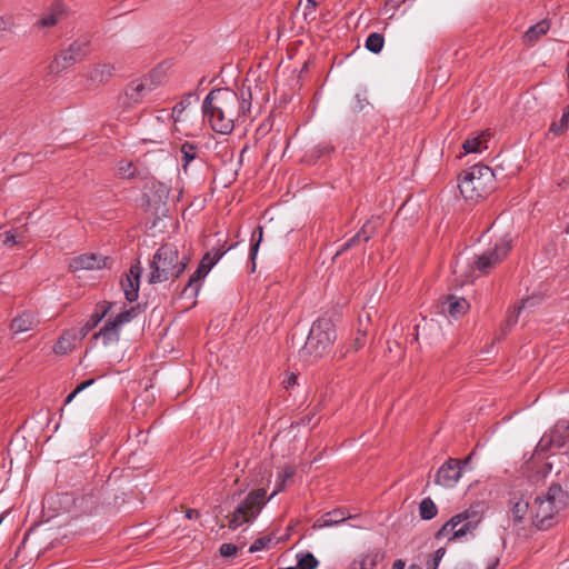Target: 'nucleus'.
<instances>
[{
  "mask_svg": "<svg viewBox=\"0 0 569 569\" xmlns=\"http://www.w3.org/2000/svg\"><path fill=\"white\" fill-rule=\"evenodd\" d=\"M252 92L242 86L239 91L229 87L212 89L202 102V117L211 129L221 134H229L234 122L250 116Z\"/></svg>",
  "mask_w": 569,
  "mask_h": 569,
  "instance_id": "obj_1",
  "label": "nucleus"
},
{
  "mask_svg": "<svg viewBox=\"0 0 569 569\" xmlns=\"http://www.w3.org/2000/svg\"><path fill=\"white\" fill-rule=\"evenodd\" d=\"M500 166L495 169L478 163L458 176V188L466 201L479 202L490 196L497 188L496 181Z\"/></svg>",
  "mask_w": 569,
  "mask_h": 569,
  "instance_id": "obj_2",
  "label": "nucleus"
},
{
  "mask_svg": "<svg viewBox=\"0 0 569 569\" xmlns=\"http://www.w3.org/2000/svg\"><path fill=\"white\" fill-rule=\"evenodd\" d=\"M337 339L336 326L331 318L322 316L315 320L299 357L307 363H313L327 356Z\"/></svg>",
  "mask_w": 569,
  "mask_h": 569,
  "instance_id": "obj_3",
  "label": "nucleus"
},
{
  "mask_svg": "<svg viewBox=\"0 0 569 569\" xmlns=\"http://www.w3.org/2000/svg\"><path fill=\"white\" fill-rule=\"evenodd\" d=\"M189 260L190 258L186 254L180 257L176 244H161L150 263L148 282L154 284L179 278L184 272Z\"/></svg>",
  "mask_w": 569,
  "mask_h": 569,
  "instance_id": "obj_4",
  "label": "nucleus"
},
{
  "mask_svg": "<svg viewBox=\"0 0 569 569\" xmlns=\"http://www.w3.org/2000/svg\"><path fill=\"white\" fill-rule=\"evenodd\" d=\"M267 490L264 488H258L250 491L247 497L236 507L231 515H228V528L236 530L243 523L252 522L262 508L267 505Z\"/></svg>",
  "mask_w": 569,
  "mask_h": 569,
  "instance_id": "obj_5",
  "label": "nucleus"
},
{
  "mask_svg": "<svg viewBox=\"0 0 569 569\" xmlns=\"http://www.w3.org/2000/svg\"><path fill=\"white\" fill-rule=\"evenodd\" d=\"M140 311L141 308L139 303L121 311L114 318L108 319L103 327L92 336V339H102L103 345L117 342L120 338L121 326L134 319Z\"/></svg>",
  "mask_w": 569,
  "mask_h": 569,
  "instance_id": "obj_6",
  "label": "nucleus"
},
{
  "mask_svg": "<svg viewBox=\"0 0 569 569\" xmlns=\"http://www.w3.org/2000/svg\"><path fill=\"white\" fill-rule=\"evenodd\" d=\"M90 52V41L78 39L73 41L68 49L60 51L54 56L50 63L51 72H61L74 63L83 60Z\"/></svg>",
  "mask_w": 569,
  "mask_h": 569,
  "instance_id": "obj_7",
  "label": "nucleus"
},
{
  "mask_svg": "<svg viewBox=\"0 0 569 569\" xmlns=\"http://www.w3.org/2000/svg\"><path fill=\"white\" fill-rule=\"evenodd\" d=\"M559 510L556 508L548 493L545 496H537L531 506V520L532 525L539 530H548L556 522V517Z\"/></svg>",
  "mask_w": 569,
  "mask_h": 569,
  "instance_id": "obj_8",
  "label": "nucleus"
},
{
  "mask_svg": "<svg viewBox=\"0 0 569 569\" xmlns=\"http://www.w3.org/2000/svg\"><path fill=\"white\" fill-rule=\"evenodd\" d=\"M511 250V242L502 240L496 243L492 249H489L481 254L476 256L473 268L483 274H488L496 266H498Z\"/></svg>",
  "mask_w": 569,
  "mask_h": 569,
  "instance_id": "obj_9",
  "label": "nucleus"
},
{
  "mask_svg": "<svg viewBox=\"0 0 569 569\" xmlns=\"http://www.w3.org/2000/svg\"><path fill=\"white\" fill-rule=\"evenodd\" d=\"M112 259L107 256L96 253H82L69 261V271L77 272L79 270L110 269Z\"/></svg>",
  "mask_w": 569,
  "mask_h": 569,
  "instance_id": "obj_10",
  "label": "nucleus"
},
{
  "mask_svg": "<svg viewBox=\"0 0 569 569\" xmlns=\"http://www.w3.org/2000/svg\"><path fill=\"white\" fill-rule=\"evenodd\" d=\"M142 268L140 266L139 259L132 263L121 279L120 286L123 290L124 298L129 302L137 301L139 297V288H140V279H141Z\"/></svg>",
  "mask_w": 569,
  "mask_h": 569,
  "instance_id": "obj_11",
  "label": "nucleus"
},
{
  "mask_svg": "<svg viewBox=\"0 0 569 569\" xmlns=\"http://www.w3.org/2000/svg\"><path fill=\"white\" fill-rule=\"evenodd\" d=\"M461 461L457 458H449L438 469L435 482L446 488H452L461 477Z\"/></svg>",
  "mask_w": 569,
  "mask_h": 569,
  "instance_id": "obj_12",
  "label": "nucleus"
},
{
  "mask_svg": "<svg viewBox=\"0 0 569 569\" xmlns=\"http://www.w3.org/2000/svg\"><path fill=\"white\" fill-rule=\"evenodd\" d=\"M461 513H468V517L455 528L453 533L449 537L448 541L458 540L465 537L468 532L473 531L482 520V515L477 510L476 506H470Z\"/></svg>",
  "mask_w": 569,
  "mask_h": 569,
  "instance_id": "obj_13",
  "label": "nucleus"
},
{
  "mask_svg": "<svg viewBox=\"0 0 569 569\" xmlns=\"http://www.w3.org/2000/svg\"><path fill=\"white\" fill-rule=\"evenodd\" d=\"M357 516H352L347 508H337L331 511L323 513L319 519H317L312 528L321 529L325 527H331L339 525L348 519H353Z\"/></svg>",
  "mask_w": 569,
  "mask_h": 569,
  "instance_id": "obj_14",
  "label": "nucleus"
},
{
  "mask_svg": "<svg viewBox=\"0 0 569 569\" xmlns=\"http://www.w3.org/2000/svg\"><path fill=\"white\" fill-rule=\"evenodd\" d=\"M208 273L209 272L204 270L203 266H198L196 271L189 277L188 282L182 288L180 296L187 299H196L201 287V281L204 280Z\"/></svg>",
  "mask_w": 569,
  "mask_h": 569,
  "instance_id": "obj_15",
  "label": "nucleus"
},
{
  "mask_svg": "<svg viewBox=\"0 0 569 569\" xmlns=\"http://www.w3.org/2000/svg\"><path fill=\"white\" fill-rule=\"evenodd\" d=\"M208 273L209 272L204 270L203 266H198L196 271L189 277L188 282L182 288L180 296L187 299H196L201 287V281L204 280Z\"/></svg>",
  "mask_w": 569,
  "mask_h": 569,
  "instance_id": "obj_16",
  "label": "nucleus"
},
{
  "mask_svg": "<svg viewBox=\"0 0 569 569\" xmlns=\"http://www.w3.org/2000/svg\"><path fill=\"white\" fill-rule=\"evenodd\" d=\"M82 339L78 337L76 329L64 330L53 346V352L59 356L67 355L72 351L78 341Z\"/></svg>",
  "mask_w": 569,
  "mask_h": 569,
  "instance_id": "obj_17",
  "label": "nucleus"
},
{
  "mask_svg": "<svg viewBox=\"0 0 569 569\" xmlns=\"http://www.w3.org/2000/svg\"><path fill=\"white\" fill-rule=\"evenodd\" d=\"M441 308L443 312H448L451 317L458 318L469 310L470 305L465 298L448 295L441 302Z\"/></svg>",
  "mask_w": 569,
  "mask_h": 569,
  "instance_id": "obj_18",
  "label": "nucleus"
},
{
  "mask_svg": "<svg viewBox=\"0 0 569 569\" xmlns=\"http://www.w3.org/2000/svg\"><path fill=\"white\" fill-rule=\"evenodd\" d=\"M149 189L152 192V196L149 193H144V197L147 198V203L149 207H153L154 210L158 212L160 206H166V200L168 198L169 190L163 183L159 181H152L151 187Z\"/></svg>",
  "mask_w": 569,
  "mask_h": 569,
  "instance_id": "obj_19",
  "label": "nucleus"
},
{
  "mask_svg": "<svg viewBox=\"0 0 569 569\" xmlns=\"http://www.w3.org/2000/svg\"><path fill=\"white\" fill-rule=\"evenodd\" d=\"M39 325V320L33 312L26 310L12 319L10 329L14 333H21L33 330Z\"/></svg>",
  "mask_w": 569,
  "mask_h": 569,
  "instance_id": "obj_20",
  "label": "nucleus"
},
{
  "mask_svg": "<svg viewBox=\"0 0 569 569\" xmlns=\"http://www.w3.org/2000/svg\"><path fill=\"white\" fill-rule=\"evenodd\" d=\"M146 86L140 80H132L126 88H124V101L123 106L126 108H130L133 104H137L142 101V98L146 94Z\"/></svg>",
  "mask_w": 569,
  "mask_h": 569,
  "instance_id": "obj_21",
  "label": "nucleus"
},
{
  "mask_svg": "<svg viewBox=\"0 0 569 569\" xmlns=\"http://www.w3.org/2000/svg\"><path fill=\"white\" fill-rule=\"evenodd\" d=\"M67 14V8L61 1H54L50 7V12L41 17L36 27L49 28L58 23L59 19Z\"/></svg>",
  "mask_w": 569,
  "mask_h": 569,
  "instance_id": "obj_22",
  "label": "nucleus"
},
{
  "mask_svg": "<svg viewBox=\"0 0 569 569\" xmlns=\"http://www.w3.org/2000/svg\"><path fill=\"white\" fill-rule=\"evenodd\" d=\"M551 440L556 443V449L569 448V421L559 420L550 431Z\"/></svg>",
  "mask_w": 569,
  "mask_h": 569,
  "instance_id": "obj_23",
  "label": "nucleus"
},
{
  "mask_svg": "<svg viewBox=\"0 0 569 569\" xmlns=\"http://www.w3.org/2000/svg\"><path fill=\"white\" fill-rule=\"evenodd\" d=\"M385 558V553L375 549L365 555L360 560H353L348 569H375Z\"/></svg>",
  "mask_w": 569,
  "mask_h": 569,
  "instance_id": "obj_24",
  "label": "nucleus"
},
{
  "mask_svg": "<svg viewBox=\"0 0 569 569\" xmlns=\"http://www.w3.org/2000/svg\"><path fill=\"white\" fill-rule=\"evenodd\" d=\"M547 493L559 512L569 506V493L563 490L561 483L552 482L549 486Z\"/></svg>",
  "mask_w": 569,
  "mask_h": 569,
  "instance_id": "obj_25",
  "label": "nucleus"
},
{
  "mask_svg": "<svg viewBox=\"0 0 569 569\" xmlns=\"http://www.w3.org/2000/svg\"><path fill=\"white\" fill-rule=\"evenodd\" d=\"M551 22L549 19H542L536 24L529 27V29L522 36V40L526 44H533L538 41L541 36H545L550 29Z\"/></svg>",
  "mask_w": 569,
  "mask_h": 569,
  "instance_id": "obj_26",
  "label": "nucleus"
},
{
  "mask_svg": "<svg viewBox=\"0 0 569 569\" xmlns=\"http://www.w3.org/2000/svg\"><path fill=\"white\" fill-rule=\"evenodd\" d=\"M181 152V166L184 172H187L188 167L190 163L194 160H201L200 159V147L190 141H186L180 147Z\"/></svg>",
  "mask_w": 569,
  "mask_h": 569,
  "instance_id": "obj_27",
  "label": "nucleus"
},
{
  "mask_svg": "<svg viewBox=\"0 0 569 569\" xmlns=\"http://www.w3.org/2000/svg\"><path fill=\"white\" fill-rule=\"evenodd\" d=\"M333 151L335 147L331 143L321 142L305 154L303 161L308 164H316L321 158L330 156Z\"/></svg>",
  "mask_w": 569,
  "mask_h": 569,
  "instance_id": "obj_28",
  "label": "nucleus"
},
{
  "mask_svg": "<svg viewBox=\"0 0 569 569\" xmlns=\"http://www.w3.org/2000/svg\"><path fill=\"white\" fill-rule=\"evenodd\" d=\"M468 517V513H457L452 516L448 521H446L440 529L435 533L436 539H441L445 537H450L453 533L456 527H458L465 518Z\"/></svg>",
  "mask_w": 569,
  "mask_h": 569,
  "instance_id": "obj_29",
  "label": "nucleus"
},
{
  "mask_svg": "<svg viewBox=\"0 0 569 569\" xmlns=\"http://www.w3.org/2000/svg\"><path fill=\"white\" fill-rule=\"evenodd\" d=\"M262 237H263V228H262V226H257L253 229V231L251 233V239H250L251 243H250V250H249V259L251 262V272H254V270H256V258L258 254L260 243L262 241Z\"/></svg>",
  "mask_w": 569,
  "mask_h": 569,
  "instance_id": "obj_30",
  "label": "nucleus"
},
{
  "mask_svg": "<svg viewBox=\"0 0 569 569\" xmlns=\"http://www.w3.org/2000/svg\"><path fill=\"white\" fill-rule=\"evenodd\" d=\"M382 224L380 217H371L357 232L363 242H368Z\"/></svg>",
  "mask_w": 569,
  "mask_h": 569,
  "instance_id": "obj_31",
  "label": "nucleus"
},
{
  "mask_svg": "<svg viewBox=\"0 0 569 569\" xmlns=\"http://www.w3.org/2000/svg\"><path fill=\"white\" fill-rule=\"evenodd\" d=\"M569 130V104L563 109L559 120H553L549 127V132L555 136H562Z\"/></svg>",
  "mask_w": 569,
  "mask_h": 569,
  "instance_id": "obj_32",
  "label": "nucleus"
},
{
  "mask_svg": "<svg viewBox=\"0 0 569 569\" xmlns=\"http://www.w3.org/2000/svg\"><path fill=\"white\" fill-rule=\"evenodd\" d=\"M117 176L120 179H134L139 176L136 164L130 160H120L118 162Z\"/></svg>",
  "mask_w": 569,
  "mask_h": 569,
  "instance_id": "obj_33",
  "label": "nucleus"
},
{
  "mask_svg": "<svg viewBox=\"0 0 569 569\" xmlns=\"http://www.w3.org/2000/svg\"><path fill=\"white\" fill-rule=\"evenodd\" d=\"M438 513V508L429 497L421 500L419 505V516L422 520H431Z\"/></svg>",
  "mask_w": 569,
  "mask_h": 569,
  "instance_id": "obj_34",
  "label": "nucleus"
},
{
  "mask_svg": "<svg viewBox=\"0 0 569 569\" xmlns=\"http://www.w3.org/2000/svg\"><path fill=\"white\" fill-rule=\"evenodd\" d=\"M531 510V506L529 501L523 500L520 498L518 501H516L511 508V515L515 523L522 522L525 516L527 515L528 510Z\"/></svg>",
  "mask_w": 569,
  "mask_h": 569,
  "instance_id": "obj_35",
  "label": "nucleus"
},
{
  "mask_svg": "<svg viewBox=\"0 0 569 569\" xmlns=\"http://www.w3.org/2000/svg\"><path fill=\"white\" fill-rule=\"evenodd\" d=\"M385 43V38L381 33L372 32L367 37L366 49L372 53L381 52Z\"/></svg>",
  "mask_w": 569,
  "mask_h": 569,
  "instance_id": "obj_36",
  "label": "nucleus"
},
{
  "mask_svg": "<svg viewBox=\"0 0 569 569\" xmlns=\"http://www.w3.org/2000/svg\"><path fill=\"white\" fill-rule=\"evenodd\" d=\"M297 569H317L319 566L318 559L311 552L298 555Z\"/></svg>",
  "mask_w": 569,
  "mask_h": 569,
  "instance_id": "obj_37",
  "label": "nucleus"
},
{
  "mask_svg": "<svg viewBox=\"0 0 569 569\" xmlns=\"http://www.w3.org/2000/svg\"><path fill=\"white\" fill-rule=\"evenodd\" d=\"M194 97L198 99V96L193 92H189L181 101H179L172 109V119L174 122H178L181 120V114L187 109V107L190 104V99Z\"/></svg>",
  "mask_w": 569,
  "mask_h": 569,
  "instance_id": "obj_38",
  "label": "nucleus"
},
{
  "mask_svg": "<svg viewBox=\"0 0 569 569\" xmlns=\"http://www.w3.org/2000/svg\"><path fill=\"white\" fill-rule=\"evenodd\" d=\"M99 322L100 320L98 315L92 313L82 327L76 329L78 337L84 339L99 325Z\"/></svg>",
  "mask_w": 569,
  "mask_h": 569,
  "instance_id": "obj_39",
  "label": "nucleus"
},
{
  "mask_svg": "<svg viewBox=\"0 0 569 569\" xmlns=\"http://www.w3.org/2000/svg\"><path fill=\"white\" fill-rule=\"evenodd\" d=\"M355 100H356V102L351 107V110H352V112H356V113L362 111L366 107H368L370 104L367 90L357 92L355 96Z\"/></svg>",
  "mask_w": 569,
  "mask_h": 569,
  "instance_id": "obj_40",
  "label": "nucleus"
},
{
  "mask_svg": "<svg viewBox=\"0 0 569 569\" xmlns=\"http://www.w3.org/2000/svg\"><path fill=\"white\" fill-rule=\"evenodd\" d=\"M549 440H551L550 433H545L538 442L535 453L539 456L541 453L548 452L551 448H556V443Z\"/></svg>",
  "mask_w": 569,
  "mask_h": 569,
  "instance_id": "obj_41",
  "label": "nucleus"
},
{
  "mask_svg": "<svg viewBox=\"0 0 569 569\" xmlns=\"http://www.w3.org/2000/svg\"><path fill=\"white\" fill-rule=\"evenodd\" d=\"M549 440H551L550 433H545L538 442L535 453L539 456L541 453L548 452L551 448H556V443Z\"/></svg>",
  "mask_w": 569,
  "mask_h": 569,
  "instance_id": "obj_42",
  "label": "nucleus"
},
{
  "mask_svg": "<svg viewBox=\"0 0 569 569\" xmlns=\"http://www.w3.org/2000/svg\"><path fill=\"white\" fill-rule=\"evenodd\" d=\"M482 142L483 141H482L481 137L468 138L463 142L462 148L466 153H476V152L480 151V147H481Z\"/></svg>",
  "mask_w": 569,
  "mask_h": 569,
  "instance_id": "obj_43",
  "label": "nucleus"
},
{
  "mask_svg": "<svg viewBox=\"0 0 569 569\" xmlns=\"http://www.w3.org/2000/svg\"><path fill=\"white\" fill-rule=\"evenodd\" d=\"M446 553V548L441 547L437 549L430 557V559L427 560L426 567L427 569H438V566L442 559V557Z\"/></svg>",
  "mask_w": 569,
  "mask_h": 569,
  "instance_id": "obj_44",
  "label": "nucleus"
},
{
  "mask_svg": "<svg viewBox=\"0 0 569 569\" xmlns=\"http://www.w3.org/2000/svg\"><path fill=\"white\" fill-rule=\"evenodd\" d=\"M273 535H268V536H263V537H260L258 538L250 547H249V552L250 553H253V552H257L263 548H267L269 546V543L271 542V540L273 539Z\"/></svg>",
  "mask_w": 569,
  "mask_h": 569,
  "instance_id": "obj_45",
  "label": "nucleus"
},
{
  "mask_svg": "<svg viewBox=\"0 0 569 569\" xmlns=\"http://www.w3.org/2000/svg\"><path fill=\"white\" fill-rule=\"evenodd\" d=\"M236 246H237V243L227 246V241H223V243L221 246L213 248L210 251L212 260L218 262L229 250L233 249Z\"/></svg>",
  "mask_w": 569,
  "mask_h": 569,
  "instance_id": "obj_46",
  "label": "nucleus"
},
{
  "mask_svg": "<svg viewBox=\"0 0 569 569\" xmlns=\"http://www.w3.org/2000/svg\"><path fill=\"white\" fill-rule=\"evenodd\" d=\"M93 382H94V379H93V378H92V379H88V380H84V381L80 382V383L74 388V390H73L72 392H70V393L67 396V398H66V400H64V405L70 403V402L73 400V398H74L79 392H81V391H83L84 389H87L88 387H90Z\"/></svg>",
  "mask_w": 569,
  "mask_h": 569,
  "instance_id": "obj_47",
  "label": "nucleus"
},
{
  "mask_svg": "<svg viewBox=\"0 0 569 569\" xmlns=\"http://www.w3.org/2000/svg\"><path fill=\"white\" fill-rule=\"evenodd\" d=\"M112 306H113V302L101 301V302L97 303L93 315H98L99 320L101 321L108 315V312L111 310Z\"/></svg>",
  "mask_w": 569,
  "mask_h": 569,
  "instance_id": "obj_48",
  "label": "nucleus"
},
{
  "mask_svg": "<svg viewBox=\"0 0 569 569\" xmlns=\"http://www.w3.org/2000/svg\"><path fill=\"white\" fill-rule=\"evenodd\" d=\"M366 342H367V333H366V331H362L359 329L350 348L353 349V351H358L365 347Z\"/></svg>",
  "mask_w": 569,
  "mask_h": 569,
  "instance_id": "obj_49",
  "label": "nucleus"
},
{
  "mask_svg": "<svg viewBox=\"0 0 569 569\" xmlns=\"http://www.w3.org/2000/svg\"><path fill=\"white\" fill-rule=\"evenodd\" d=\"M219 552L224 558H230L237 555L238 547L233 543H222L220 546Z\"/></svg>",
  "mask_w": 569,
  "mask_h": 569,
  "instance_id": "obj_50",
  "label": "nucleus"
},
{
  "mask_svg": "<svg viewBox=\"0 0 569 569\" xmlns=\"http://www.w3.org/2000/svg\"><path fill=\"white\" fill-rule=\"evenodd\" d=\"M361 238L359 237L358 233H356L355 236H352L350 239H348L342 246L341 248L338 250L337 252V256L338 254H341L342 252L358 246L360 242H361Z\"/></svg>",
  "mask_w": 569,
  "mask_h": 569,
  "instance_id": "obj_51",
  "label": "nucleus"
},
{
  "mask_svg": "<svg viewBox=\"0 0 569 569\" xmlns=\"http://www.w3.org/2000/svg\"><path fill=\"white\" fill-rule=\"evenodd\" d=\"M216 261L212 260L211 258V252L210 251H207L203 257L201 258L200 262L198 266H203L204 267V270L207 272H209L211 270V268H213V266H216Z\"/></svg>",
  "mask_w": 569,
  "mask_h": 569,
  "instance_id": "obj_52",
  "label": "nucleus"
},
{
  "mask_svg": "<svg viewBox=\"0 0 569 569\" xmlns=\"http://www.w3.org/2000/svg\"><path fill=\"white\" fill-rule=\"evenodd\" d=\"M295 475H296L295 467L287 466V467H284L283 471L281 473H279L278 477H280L281 479H284V481H287V479L292 478Z\"/></svg>",
  "mask_w": 569,
  "mask_h": 569,
  "instance_id": "obj_53",
  "label": "nucleus"
},
{
  "mask_svg": "<svg viewBox=\"0 0 569 569\" xmlns=\"http://www.w3.org/2000/svg\"><path fill=\"white\" fill-rule=\"evenodd\" d=\"M286 487V481L284 479H281L280 477H278L277 479V482H276V489L272 491V493L270 495V497L268 498L269 500L272 499L276 495H278L280 491H282Z\"/></svg>",
  "mask_w": 569,
  "mask_h": 569,
  "instance_id": "obj_54",
  "label": "nucleus"
},
{
  "mask_svg": "<svg viewBox=\"0 0 569 569\" xmlns=\"http://www.w3.org/2000/svg\"><path fill=\"white\" fill-rule=\"evenodd\" d=\"M13 26V19L11 17H0V31H4Z\"/></svg>",
  "mask_w": 569,
  "mask_h": 569,
  "instance_id": "obj_55",
  "label": "nucleus"
},
{
  "mask_svg": "<svg viewBox=\"0 0 569 569\" xmlns=\"http://www.w3.org/2000/svg\"><path fill=\"white\" fill-rule=\"evenodd\" d=\"M535 303H536L535 297H528V298L522 299L521 305L518 307V313L520 312V310H522L525 308L533 307Z\"/></svg>",
  "mask_w": 569,
  "mask_h": 569,
  "instance_id": "obj_56",
  "label": "nucleus"
},
{
  "mask_svg": "<svg viewBox=\"0 0 569 569\" xmlns=\"http://www.w3.org/2000/svg\"><path fill=\"white\" fill-rule=\"evenodd\" d=\"M17 240H16V237L14 234L11 232V231H7L6 232V238L3 240V244L6 246H9V247H12L14 244H17Z\"/></svg>",
  "mask_w": 569,
  "mask_h": 569,
  "instance_id": "obj_57",
  "label": "nucleus"
},
{
  "mask_svg": "<svg viewBox=\"0 0 569 569\" xmlns=\"http://www.w3.org/2000/svg\"><path fill=\"white\" fill-rule=\"evenodd\" d=\"M298 376L290 373L286 380H283L284 388L293 387L297 383Z\"/></svg>",
  "mask_w": 569,
  "mask_h": 569,
  "instance_id": "obj_58",
  "label": "nucleus"
},
{
  "mask_svg": "<svg viewBox=\"0 0 569 569\" xmlns=\"http://www.w3.org/2000/svg\"><path fill=\"white\" fill-rule=\"evenodd\" d=\"M200 517V512L197 509H188L186 511V518L188 519H198Z\"/></svg>",
  "mask_w": 569,
  "mask_h": 569,
  "instance_id": "obj_59",
  "label": "nucleus"
},
{
  "mask_svg": "<svg viewBox=\"0 0 569 569\" xmlns=\"http://www.w3.org/2000/svg\"><path fill=\"white\" fill-rule=\"evenodd\" d=\"M518 321V315H516L515 317L513 316H509L507 321H506V329H510L512 326H515Z\"/></svg>",
  "mask_w": 569,
  "mask_h": 569,
  "instance_id": "obj_60",
  "label": "nucleus"
},
{
  "mask_svg": "<svg viewBox=\"0 0 569 569\" xmlns=\"http://www.w3.org/2000/svg\"><path fill=\"white\" fill-rule=\"evenodd\" d=\"M405 561L401 560V559H397L393 565H392V569H403L405 568Z\"/></svg>",
  "mask_w": 569,
  "mask_h": 569,
  "instance_id": "obj_61",
  "label": "nucleus"
},
{
  "mask_svg": "<svg viewBox=\"0 0 569 569\" xmlns=\"http://www.w3.org/2000/svg\"><path fill=\"white\" fill-rule=\"evenodd\" d=\"M98 68H101V72H107L108 76H111V72H112V67L108 66V64H101V66H98Z\"/></svg>",
  "mask_w": 569,
  "mask_h": 569,
  "instance_id": "obj_62",
  "label": "nucleus"
},
{
  "mask_svg": "<svg viewBox=\"0 0 569 569\" xmlns=\"http://www.w3.org/2000/svg\"><path fill=\"white\" fill-rule=\"evenodd\" d=\"M471 458H472V453H470L469 456H467L463 459H460V461H461V469L471 461Z\"/></svg>",
  "mask_w": 569,
  "mask_h": 569,
  "instance_id": "obj_63",
  "label": "nucleus"
},
{
  "mask_svg": "<svg viewBox=\"0 0 569 569\" xmlns=\"http://www.w3.org/2000/svg\"><path fill=\"white\" fill-rule=\"evenodd\" d=\"M499 557H496L493 562L487 569H496V567L499 565Z\"/></svg>",
  "mask_w": 569,
  "mask_h": 569,
  "instance_id": "obj_64",
  "label": "nucleus"
}]
</instances>
